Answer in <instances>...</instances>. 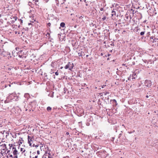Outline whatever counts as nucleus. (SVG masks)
Instances as JSON below:
<instances>
[{
    "label": "nucleus",
    "instance_id": "dca6fc26",
    "mask_svg": "<svg viewBox=\"0 0 158 158\" xmlns=\"http://www.w3.org/2000/svg\"><path fill=\"white\" fill-rule=\"evenodd\" d=\"M67 7H65L64 8V10H65V12H66V11L68 12V10H67Z\"/></svg>",
    "mask_w": 158,
    "mask_h": 158
},
{
    "label": "nucleus",
    "instance_id": "603ef678",
    "mask_svg": "<svg viewBox=\"0 0 158 158\" xmlns=\"http://www.w3.org/2000/svg\"><path fill=\"white\" fill-rule=\"evenodd\" d=\"M31 3V2H29V3Z\"/></svg>",
    "mask_w": 158,
    "mask_h": 158
},
{
    "label": "nucleus",
    "instance_id": "5fc2aeb1",
    "mask_svg": "<svg viewBox=\"0 0 158 158\" xmlns=\"http://www.w3.org/2000/svg\"><path fill=\"white\" fill-rule=\"evenodd\" d=\"M81 55H79V56H80Z\"/></svg>",
    "mask_w": 158,
    "mask_h": 158
},
{
    "label": "nucleus",
    "instance_id": "3c124183",
    "mask_svg": "<svg viewBox=\"0 0 158 158\" xmlns=\"http://www.w3.org/2000/svg\"><path fill=\"white\" fill-rule=\"evenodd\" d=\"M88 56V55H86V56Z\"/></svg>",
    "mask_w": 158,
    "mask_h": 158
},
{
    "label": "nucleus",
    "instance_id": "0eeeda50",
    "mask_svg": "<svg viewBox=\"0 0 158 158\" xmlns=\"http://www.w3.org/2000/svg\"><path fill=\"white\" fill-rule=\"evenodd\" d=\"M73 64H71L70 65L69 68V70H71L73 68Z\"/></svg>",
    "mask_w": 158,
    "mask_h": 158
},
{
    "label": "nucleus",
    "instance_id": "2f4dec72",
    "mask_svg": "<svg viewBox=\"0 0 158 158\" xmlns=\"http://www.w3.org/2000/svg\"><path fill=\"white\" fill-rule=\"evenodd\" d=\"M9 157H13L12 156V155H10L9 156H8Z\"/></svg>",
    "mask_w": 158,
    "mask_h": 158
},
{
    "label": "nucleus",
    "instance_id": "7c9ffc66",
    "mask_svg": "<svg viewBox=\"0 0 158 158\" xmlns=\"http://www.w3.org/2000/svg\"><path fill=\"white\" fill-rule=\"evenodd\" d=\"M15 156L13 158H17V156L16 155H15Z\"/></svg>",
    "mask_w": 158,
    "mask_h": 158
},
{
    "label": "nucleus",
    "instance_id": "79ce46f5",
    "mask_svg": "<svg viewBox=\"0 0 158 158\" xmlns=\"http://www.w3.org/2000/svg\"><path fill=\"white\" fill-rule=\"evenodd\" d=\"M132 79H133V78H135V77H133V76H132Z\"/></svg>",
    "mask_w": 158,
    "mask_h": 158
},
{
    "label": "nucleus",
    "instance_id": "a878e982",
    "mask_svg": "<svg viewBox=\"0 0 158 158\" xmlns=\"http://www.w3.org/2000/svg\"><path fill=\"white\" fill-rule=\"evenodd\" d=\"M37 154H38V155L40 154V151L39 150H38L37 152Z\"/></svg>",
    "mask_w": 158,
    "mask_h": 158
},
{
    "label": "nucleus",
    "instance_id": "7ed1b4c3",
    "mask_svg": "<svg viewBox=\"0 0 158 158\" xmlns=\"http://www.w3.org/2000/svg\"><path fill=\"white\" fill-rule=\"evenodd\" d=\"M13 149H14L13 151V153L14 155H17L18 153V151L16 150V148L15 147H13Z\"/></svg>",
    "mask_w": 158,
    "mask_h": 158
},
{
    "label": "nucleus",
    "instance_id": "58836bf2",
    "mask_svg": "<svg viewBox=\"0 0 158 158\" xmlns=\"http://www.w3.org/2000/svg\"><path fill=\"white\" fill-rule=\"evenodd\" d=\"M35 147H38V145H35Z\"/></svg>",
    "mask_w": 158,
    "mask_h": 158
},
{
    "label": "nucleus",
    "instance_id": "c9c22d12",
    "mask_svg": "<svg viewBox=\"0 0 158 158\" xmlns=\"http://www.w3.org/2000/svg\"><path fill=\"white\" fill-rule=\"evenodd\" d=\"M50 97H53V94H52L51 96H50Z\"/></svg>",
    "mask_w": 158,
    "mask_h": 158
},
{
    "label": "nucleus",
    "instance_id": "1a4fd4ad",
    "mask_svg": "<svg viewBox=\"0 0 158 158\" xmlns=\"http://www.w3.org/2000/svg\"><path fill=\"white\" fill-rule=\"evenodd\" d=\"M70 64H67L65 67V69H67L69 68Z\"/></svg>",
    "mask_w": 158,
    "mask_h": 158
},
{
    "label": "nucleus",
    "instance_id": "39448f33",
    "mask_svg": "<svg viewBox=\"0 0 158 158\" xmlns=\"http://www.w3.org/2000/svg\"><path fill=\"white\" fill-rule=\"evenodd\" d=\"M151 39H153V42H158V39L157 38H155L154 39H153V37H151Z\"/></svg>",
    "mask_w": 158,
    "mask_h": 158
},
{
    "label": "nucleus",
    "instance_id": "473e14b6",
    "mask_svg": "<svg viewBox=\"0 0 158 158\" xmlns=\"http://www.w3.org/2000/svg\"><path fill=\"white\" fill-rule=\"evenodd\" d=\"M85 3H87V2H86V0H83Z\"/></svg>",
    "mask_w": 158,
    "mask_h": 158
},
{
    "label": "nucleus",
    "instance_id": "bb28decb",
    "mask_svg": "<svg viewBox=\"0 0 158 158\" xmlns=\"http://www.w3.org/2000/svg\"><path fill=\"white\" fill-rule=\"evenodd\" d=\"M100 10L101 11H103L104 10V9L103 8H101Z\"/></svg>",
    "mask_w": 158,
    "mask_h": 158
},
{
    "label": "nucleus",
    "instance_id": "f3484780",
    "mask_svg": "<svg viewBox=\"0 0 158 158\" xmlns=\"http://www.w3.org/2000/svg\"><path fill=\"white\" fill-rule=\"evenodd\" d=\"M144 31L141 32L140 33V35H143L144 34Z\"/></svg>",
    "mask_w": 158,
    "mask_h": 158
},
{
    "label": "nucleus",
    "instance_id": "423d86ee",
    "mask_svg": "<svg viewBox=\"0 0 158 158\" xmlns=\"http://www.w3.org/2000/svg\"><path fill=\"white\" fill-rule=\"evenodd\" d=\"M111 15L112 16H115L116 15V12L115 11L112 10L111 12Z\"/></svg>",
    "mask_w": 158,
    "mask_h": 158
},
{
    "label": "nucleus",
    "instance_id": "864d4df0",
    "mask_svg": "<svg viewBox=\"0 0 158 158\" xmlns=\"http://www.w3.org/2000/svg\"><path fill=\"white\" fill-rule=\"evenodd\" d=\"M119 135H121V134H119Z\"/></svg>",
    "mask_w": 158,
    "mask_h": 158
},
{
    "label": "nucleus",
    "instance_id": "9b49d317",
    "mask_svg": "<svg viewBox=\"0 0 158 158\" xmlns=\"http://www.w3.org/2000/svg\"><path fill=\"white\" fill-rule=\"evenodd\" d=\"M51 109L52 108L48 106L47 108V110L48 111L51 110Z\"/></svg>",
    "mask_w": 158,
    "mask_h": 158
},
{
    "label": "nucleus",
    "instance_id": "72a5a7b5",
    "mask_svg": "<svg viewBox=\"0 0 158 158\" xmlns=\"http://www.w3.org/2000/svg\"><path fill=\"white\" fill-rule=\"evenodd\" d=\"M66 134L67 135H69V133L68 132H67Z\"/></svg>",
    "mask_w": 158,
    "mask_h": 158
},
{
    "label": "nucleus",
    "instance_id": "e433bc0d",
    "mask_svg": "<svg viewBox=\"0 0 158 158\" xmlns=\"http://www.w3.org/2000/svg\"><path fill=\"white\" fill-rule=\"evenodd\" d=\"M7 158H13V157H8V156H7Z\"/></svg>",
    "mask_w": 158,
    "mask_h": 158
},
{
    "label": "nucleus",
    "instance_id": "4468645a",
    "mask_svg": "<svg viewBox=\"0 0 158 158\" xmlns=\"http://www.w3.org/2000/svg\"><path fill=\"white\" fill-rule=\"evenodd\" d=\"M46 36L47 37L49 38L50 37V34L48 33H47L46 35Z\"/></svg>",
    "mask_w": 158,
    "mask_h": 158
},
{
    "label": "nucleus",
    "instance_id": "c85d7f7f",
    "mask_svg": "<svg viewBox=\"0 0 158 158\" xmlns=\"http://www.w3.org/2000/svg\"><path fill=\"white\" fill-rule=\"evenodd\" d=\"M106 86V85H102V88H104V87Z\"/></svg>",
    "mask_w": 158,
    "mask_h": 158
},
{
    "label": "nucleus",
    "instance_id": "4be33fe9",
    "mask_svg": "<svg viewBox=\"0 0 158 158\" xmlns=\"http://www.w3.org/2000/svg\"><path fill=\"white\" fill-rule=\"evenodd\" d=\"M102 19L103 20H105L106 19V16H104L102 18Z\"/></svg>",
    "mask_w": 158,
    "mask_h": 158
},
{
    "label": "nucleus",
    "instance_id": "5701e85b",
    "mask_svg": "<svg viewBox=\"0 0 158 158\" xmlns=\"http://www.w3.org/2000/svg\"><path fill=\"white\" fill-rule=\"evenodd\" d=\"M109 93L108 92H106L105 93L104 95H106L107 94H109Z\"/></svg>",
    "mask_w": 158,
    "mask_h": 158
},
{
    "label": "nucleus",
    "instance_id": "de8ad7c7",
    "mask_svg": "<svg viewBox=\"0 0 158 158\" xmlns=\"http://www.w3.org/2000/svg\"><path fill=\"white\" fill-rule=\"evenodd\" d=\"M135 75H136V74H133V75H134V76Z\"/></svg>",
    "mask_w": 158,
    "mask_h": 158
},
{
    "label": "nucleus",
    "instance_id": "20e7f679",
    "mask_svg": "<svg viewBox=\"0 0 158 158\" xmlns=\"http://www.w3.org/2000/svg\"><path fill=\"white\" fill-rule=\"evenodd\" d=\"M39 0H33V2L34 3H35L36 5H38L39 3L38 2H39Z\"/></svg>",
    "mask_w": 158,
    "mask_h": 158
},
{
    "label": "nucleus",
    "instance_id": "6e6552de",
    "mask_svg": "<svg viewBox=\"0 0 158 158\" xmlns=\"http://www.w3.org/2000/svg\"><path fill=\"white\" fill-rule=\"evenodd\" d=\"M65 24L64 23H61L60 24V26L61 27H64Z\"/></svg>",
    "mask_w": 158,
    "mask_h": 158
},
{
    "label": "nucleus",
    "instance_id": "cd10ccee",
    "mask_svg": "<svg viewBox=\"0 0 158 158\" xmlns=\"http://www.w3.org/2000/svg\"><path fill=\"white\" fill-rule=\"evenodd\" d=\"M113 101V102L116 103V101L115 99H114Z\"/></svg>",
    "mask_w": 158,
    "mask_h": 158
},
{
    "label": "nucleus",
    "instance_id": "aec40b11",
    "mask_svg": "<svg viewBox=\"0 0 158 158\" xmlns=\"http://www.w3.org/2000/svg\"><path fill=\"white\" fill-rule=\"evenodd\" d=\"M45 153L46 154H48V155H50V154H49V152H48V151H46L45 152Z\"/></svg>",
    "mask_w": 158,
    "mask_h": 158
},
{
    "label": "nucleus",
    "instance_id": "a18cd8bd",
    "mask_svg": "<svg viewBox=\"0 0 158 158\" xmlns=\"http://www.w3.org/2000/svg\"><path fill=\"white\" fill-rule=\"evenodd\" d=\"M86 3V6H87V5H88V4H87V3Z\"/></svg>",
    "mask_w": 158,
    "mask_h": 158
},
{
    "label": "nucleus",
    "instance_id": "393cba45",
    "mask_svg": "<svg viewBox=\"0 0 158 158\" xmlns=\"http://www.w3.org/2000/svg\"><path fill=\"white\" fill-rule=\"evenodd\" d=\"M51 25V23H48V24H47V26H49L50 27Z\"/></svg>",
    "mask_w": 158,
    "mask_h": 158
},
{
    "label": "nucleus",
    "instance_id": "9d476101",
    "mask_svg": "<svg viewBox=\"0 0 158 158\" xmlns=\"http://www.w3.org/2000/svg\"><path fill=\"white\" fill-rule=\"evenodd\" d=\"M2 146H3V150H5V149L6 148V145L5 144H4V145H2Z\"/></svg>",
    "mask_w": 158,
    "mask_h": 158
},
{
    "label": "nucleus",
    "instance_id": "2eb2a0df",
    "mask_svg": "<svg viewBox=\"0 0 158 158\" xmlns=\"http://www.w3.org/2000/svg\"><path fill=\"white\" fill-rule=\"evenodd\" d=\"M20 143L21 144H22V142L23 141L22 139L21 138V139H19Z\"/></svg>",
    "mask_w": 158,
    "mask_h": 158
},
{
    "label": "nucleus",
    "instance_id": "ea45409f",
    "mask_svg": "<svg viewBox=\"0 0 158 158\" xmlns=\"http://www.w3.org/2000/svg\"><path fill=\"white\" fill-rule=\"evenodd\" d=\"M146 97L147 98H148V95H147V96H146Z\"/></svg>",
    "mask_w": 158,
    "mask_h": 158
},
{
    "label": "nucleus",
    "instance_id": "412c9836",
    "mask_svg": "<svg viewBox=\"0 0 158 158\" xmlns=\"http://www.w3.org/2000/svg\"><path fill=\"white\" fill-rule=\"evenodd\" d=\"M57 71H58L55 73V75L56 76H58L59 75V73Z\"/></svg>",
    "mask_w": 158,
    "mask_h": 158
},
{
    "label": "nucleus",
    "instance_id": "f257e3e1",
    "mask_svg": "<svg viewBox=\"0 0 158 158\" xmlns=\"http://www.w3.org/2000/svg\"><path fill=\"white\" fill-rule=\"evenodd\" d=\"M145 85L147 87H150L151 85V81L149 80H146L144 82Z\"/></svg>",
    "mask_w": 158,
    "mask_h": 158
},
{
    "label": "nucleus",
    "instance_id": "b1692460",
    "mask_svg": "<svg viewBox=\"0 0 158 158\" xmlns=\"http://www.w3.org/2000/svg\"><path fill=\"white\" fill-rule=\"evenodd\" d=\"M56 3L57 5H58V0H56Z\"/></svg>",
    "mask_w": 158,
    "mask_h": 158
},
{
    "label": "nucleus",
    "instance_id": "8fccbe9b",
    "mask_svg": "<svg viewBox=\"0 0 158 158\" xmlns=\"http://www.w3.org/2000/svg\"><path fill=\"white\" fill-rule=\"evenodd\" d=\"M101 55H103V54H102V53H101Z\"/></svg>",
    "mask_w": 158,
    "mask_h": 158
},
{
    "label": "nucleus",
    "instance_id": "a211bd4d",
    "mask_svg": "<svg viewBox=\"0 0 158 158\" xmlns=\"http://www.w3.org/2000/svg\"><path fill=\"white\" fill-rule=\"evenodd\" d=\"M54 73V70L52 69H51V71H50L51 73L52 74Z\"/></svg>",
    "mask_w": 158,
    "mask_h": 158
},
{
    "label": "nucleus",
    "instance_id": "a19ab883",
    "mask_svg": "<svg viewBox=\"0 0 158 158\" xmlns=\"http://www.w3.org/2000/svg\"><path fill=\"white\" fill-rule=\"evenodd\" d=\"M2 16V15L0 14V18H1Z\"/></svg>",
    "mask_w": 158,
    "mask_h": 158
},
{
    "label": "nucleus",
    "instance_id": "f704fd0d",
    "mask_svg": "<svg viewBox=\"0 0 158 158\" xmlns=\"http://www.w3.org/2000/svg\"><path fill=\"white\" fill-rule=\"evenodd\" d=\"M144 62H145V63H147V61L146 60H145L144 61Z\"/></svg>",
    "mask_w": 158,
    "mask_h": 158
},
{
    "label": "nucleus",
    "instance_id": "49530a36",
    "mask_svg": "<svg viewBox=\"0 0 158 158\" xmlns=\"http://www.w3.org/2000/svg\"><path fill=\"white\" fill-rule=\"evenodd\" d=\"M157 46H158V42H157Z\"/></svg>",
    "mask_w": 158,
    "mask_h": 158
},
{
    "label": "nucleus",
    "instance_id": "c03bdc74",
    "mask_svg": "<svg viewBox=\"0 0 158 158\" xmlns=\"http://www.w3.org/2000/svg\"><path fill=\"white\" fill-rule=\"evenodd\" d=\"M35 144H33V147H34V146H35Z\"/></svg>",
    "mask_w": 158,
    "mask_h": 158
},
{
    "label": "nucleus",
    "instance_id": "09e8293b",
    "mask_svg": "<svg viewBox=\"0 0 158 158\" xmlns=\"http://www.w3.org/2000/svg\"><path fill=\"white\" fill-rule=\"evenodd\" d=\"M31 24V23H29V24H28L29 25H30Z\"/></svg>",
    "mask_w": 158,
    "mask_h": 158
},
{
    "label": "nucleus",
    "instance_id": "ddd939ff",
    "mask_svg": "<svg viewBox=\"0 0 158 158\" xmlns=\"http://www.w3.org/2000/svg\"><path fill=\"white\" fill-rule=\"evenodd\" d=\"M20 151L21 152H24L25 151V150L23 149V148H21Z\"/></svg>",
    "mask_w": 158,
    "mask_h": 158
},
{
    "label": "nucleus",
    "instance_id": "4c0bfd02",
    "mask_svg": "<svg viewBox=\"0 0 158 158\" xmlns=\"http://www.w3.org/2000/svg\"><path fill=\"white\" fill-rule=\"evenodd\" d=\"M11 94H10V95H9V98H10L11 96Z\"/></svg>",
    "mask_w": 158,
    "mask_h": 158
},
{
    "label": "nucleus",
    "instance_id": "f8f14e48",
    "mask_svg": "<svg viewBox=\"0 0 158 158\" xmlns=\"http://www.w3.org/2000/svg\"><path fill=\"white\" fill-rule=\"evenodd\" d=\"M84 15H82V16H80L79 18V19H81V20H82V21H83V20L82 19L83 18V17H84Z\"/></svg>",
    "mask_w": 158,
    "mask_h": 158
},
{
    "label": "nucleus",
    "instance_id": "f03ea898",
    "mask_svg": "<svg viewBox=\"0 0 158 158\" xmlns=\"http://www.w3.org/2000/svg\"><path fill=\"white\" fill-rule=\"evenodd\" d=\"M32 141V139L29 136H28V143L29 144L30 146H31V142Z\"/></svg>",
    "mask_w": 158,
    "mask_h": 158
},
{
    "label": "nucleus",
    "instance_id": "c756f323",
    "mask_svg": "<svg viewBox=\"0 0 158 158\" xmlns=\"http://www.w3.org/2000/svg\"><path fill=\"white\" fill-rule=\"evenodd\" d=\"M30 158H31V156H30ZM33 158H38V156H35L34 157H33Z\"/></svg>",
    "mask_w": 158,
    "mask_h": 158
},
{
    "label": "nucleus",
    "instance_id": "37998d69",
    "mask_svg": "<svg viewBox=\"0 0 158 158\" xmlns=\"http://www.w3.org/2000/svg\"><path fill=\"white\" fill-rule=\"evenodd\" d=\"M62 68H63V67H61L60 68V69H62Z\"/></svg>",
    "mask_w": 158,
    "mask_h": 158
},
{
    "label": "nucleus",
    "instance_id": "6ab92c4d",
    "mask_svg": "<svg viewBox=\"0 0 158 158\" xmlns=\"http://www.w3.org/2000/svg\"><path fill=\"white\" fill-rule=\"evenodd\" d=\"M29 96V94H25L24 95V96L26 97Z\"/></svg>",
    "mask_w": 158,
    "mask_h": 158
}]
</instances>
